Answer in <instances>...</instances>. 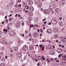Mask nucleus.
Wrapping results in <instances>:
<instances>
[{
    "instance_id": "nucleus-1",
    "label": "nucleus",
    "mask_w": 66,
    "mask_h": 66,
    "mask_svg": "<svg viewBox=\"0 0 66 66\" xmlns=\"http://www.w3.org/2000/svg\"><path fill=\"white\" fill-rule=\"evenodd\" d=\"M51 23L55 25L57 23V21L56 19L55 18L53 19L52 20Z\"/></svg>"
},
{
    "instance_id": "nucleus-2",
    "label": "nucleus",
    "mask_w": 66,
    "mask_h": 66,
    "mask_svg": "<svg viewBox=\"0 0 66 66\" xmlns=\"http://www.w3.org/2000/svg\"><path fill=\"white\" fill-rule=\"evenodd\" d=\"M32 35L34 37H37L38 36H39V33L37 32H34L33 33Z\"/></svg>"
},
{
    "instance_id": "nucleus-3",
    "label": "nucleus",
    "mask_w": 66,
    "mask_h": 66,
    "mask_svg": "<svg viewBox=\"0 0 66 66\" xmlns=\"http://www.w3.org/2000/svg\"><path fill=\"white\" fill-rule=\"evenodd\" d=\"M43 12L45 14H49V10H43Z\"/></svg>"
},
{
    "instance_id": "nucleus-4",
    "label": "nucleus",
    "mask_w": 66,
    "mask_h": 66,
    "mask_svg": "<svg viewBox=\"0 0 66 66\" xmlns=\"http://www.w3.org/2000/svg\"><path fill=\"white\" fill-rule=\"evenodd\" d=\"M9 34L11 36H14L16 35V34L14 31H11L9 33Z\"/></svg>"
},
{
    "instance_id": "nucleus-5",
    "label": "nucleus",
    "mask_w": 66,
    "mask_h": 66,
    "mask_svg": "<svg viewBox=\"0 0 66 66\" xmlns=\"http://www.w3.org/2000/svg\"><path fill=\"white\" fill-rule=\"evenodd\" d=\"M16 55L18 57H19V58L21 57V56H22V54H21V53L20 52H18L17 53Z\"/></svg>"
},
{
    "instance_id": "nucleus-6",
    "label": "nucleus",
    "mask_w": 66,
    "mask_h": 66,
    "mask_svg": "<svg viewBox=\"0 0 66 66\" xmlns=\"http://www.w3.org/2000/svg\"><path fill=\"white\" fill-rule=\"evenodd\" d=\"M23 49L24 51H26L28 49V46H27L25 45L23 47Z\"/></svg>"
},
{
    "instance_id": "nucleus-7",
    "label": "nucleus",
    "mask_w": 66,
    "mask_h": 66,
    "mask_svg": "<svg viewBox=\"0 0 66 66\" xmlns=\"http://www.w3.org/2000/svg\"><path fill=\"white\" fill-rule=\"evenodd\" d=\"M62 51V49L61 48H59L57 50V52L58 53H61Z\"/></svg>"
},
{
    "instance_id": "nucleus-8",
    "label": "nucleus",
    "mask_w": 66,
    "mask_h": 66,
    "mask_svg": "<svg viewBox=\"0 0 66 66\" xmlns=\"http://www.w3.org/2000/svg\"><path fill=\"white\" fill-rule=\"evenodd\" d=\"M30 12H32L34 11V8L33 7H30Z\"/></svg>"
},
{
    "instance_id": "nucleus-9",
    "label": "nucleus",
    "mask_w": 66,
    "mask_h": 66,
    "mask_svg": "<svg viewBox=\"0 0 66 66\" xmlns=\"http://www.w3.org/2000/svg\"><path fill=\"white\" fill-rule=\"evenodd\" d=\"M13 49H14L15 51H16V52L18 51V48L17 47H14Z\"/></svg>"
},
{
    "instance_id": "nucleus-10",
    "label": "nucleus",
    "mask_w": 66,
    "mask_h": 66,
    "mask_svg": "<svg viewBox=\"0 0 66 66\" xmlns=\"http://www.w3.org/2000/svg\"><path fill=\"white\" fill-rule=\"evenodd\" d=\"M40 0H35V2L36 3L38 4Z\"/></svg>"
},
{
    "instance_id": "nucleus-11",
    "label": "nucleus",
    "mask_w": 66,
    "mask_h": 66,
    "mask_svg": "<svg viewBox=\"0 0 66 66\" xmlns=\"http://www.w3.org/2000/svg\"><path fill=\"white\" fill-rule=\"evenodd\" d=\"M51 29H48L47 30V32L48 33H51Z\"/></svg>"
},
{
    "instance_id": "nucleus-12",
    "label": "nucleus",
    "mask_w": 66,
    "mask_h": 66,
    "mask_svg": "<svg viewBox=\"0 0 66 66\" xmlns=\"http://www.w3.org/2000/svg\"><path fill=\"white\" fill-rule=\"evenodd\" d=\"M62 60H63L64 61H66V56H64Z\"/></svg>"
},
{
    "instance_id": "nucleus-13",
    "label": "nucleus",
    "mask_w": 66,
    "mask_h": 66,
    "mask_svg": "<svg viewBox=\"0 0 66 66\" xmlns=\"http://www.w3.org/2000/svg\"><path fill=\"white\" fill-rule=\"evenodd\" d=\"M46 61L47 63H50V58H47L46 59Z\"/></svg>"
},
{
    "instance_id": "nucleus-14",
    "label": "nucleus",
    "mask_w": 66,
    "mask_h": 66,
    "mask_svg": "<svg viewBox=\"0 0 66 66\" xmlns=\"http://www.w3.org/2000/svg\"><path fill=\"white\" fill-rule=\"evenodd\" d=\"M51 6H52V9H54L55 7V4H54L52 5H51Z\"/></svg>"
},
{
    "instance_id": "nucleus-15",
    "label": "nucleus",
    "mask_w": 66,
    "mask_h": 66,
    "mask_svg": "<svg viewBox=\"0 0 66 66\" xmlns=\"http://www.w3.org/2000/svg\"><path fill=\"white\" fill-rule=\"evenodd\" d=\"M48 47H49V49H52L53 48V46L51 45H48Z\"/></svg>"
},
{
    "instance_id": "nucleus-16",
    "label": "nucleus",
    "mask_w": 66,
    "mask_h": 66,
    "mask_svg": "<svg viewBox=\"0 0 66 66\" xmlns=\"http://www.w3.org/2000/svg\"><path fill=\"white\" fill-rule=\"evenodd\" d=\"M38 6L39 7H41L42 6V3H38Z\"/></svg>"
},
{
    "instance_id": "nucleus-17",
    "label": "nucleus",
    "mask_w": 66,
    "mask_h": 66,
    "mask_svg": "<svg viewBox=\"0 0 66 66\" xmlns=\"http://www.w3.org/2000/svg\"><path fill=\"white\" fill-rule=\"evenodd\" d=\"M13 43L12 41H10L9 42H8L7 44H9V45H11V44H12Z\"/></svg>"
},
{
    "instance_id": "nucleus-18",
    "label": "nucleus",
    "mask_w": 66,
    "mask_h": 66,
    "mask_svg": "<svg viewBox=\"0 0 66 66\" xmlns=\"http://www.w3.org/2000/svg\"><path fill=\"white\" fill-rule=\"evenodd\" d=\"M50 54L51 55H53V54H54V53H53V51H50Z\"/></svg>"
},
{
    "instance_id": "nucleus-19",
    "label": "nucleus",
    "mask_w": 66,
    "mask_h": 66,
    "mask_svg": "<svg viewBox=\"0 0 66 66\" xmlns=\"http://www.w3.org/2000/svg\"><path fill=\"white\" fill-rule=\"evenodd\" d=\"M62 3V4H61V6H64V5H65V2H61Z\"/></svg>"
},
{
    "instance_id": "nucleus-20",
    "label": "nucleus",
    "mask_w": 66,
    "mask_h": 66,
    "mask_svg": "<svg viewBox=\"0 0 66 66\" xmlns=\"http://www.w3.org/2000/svg\"><path fill=\"white\" fill-rule=\"evenodd\" d=\"M5 40H3L1 41V43L2 44H5Z\"/></svg>"
},
{
    "instance_id": "nucleus-21",
    "label": "nucleus",
    "mask_w": 66,
    "mask_h": 66,
    "mask_svg": "<svg viewBox=\"0 0 66 66\" xmlns=\"http://www.w3.org/2000/svg\"><path fill=\"white\" fill-rule=\"evenodd\" d=\"M37 59L38 61H39L41 60V57L40 56H39L38 57Z\"/></svg>"
},
{
    "instance_id": "nucleus-22",
    "label": "nucleus",
    "mask_w": 66,
    "mask_h": 66,
    "mask_svg": "<svg viewBox=\"0 0 66 66\" xmlns=\"http://www.w3.org/2000/svg\"><path fill=\"white\" fill-rule=\"evenodd\" d=\"M13 56L14 55L12 54L11 53H10V57H13Z\"/></svg>"
},
{
    "instance_id": "nucleus-23",
    "label": "nucleus",
    "mask_w": 66,
    "mask_h": 66,
    "mask_svg": "<svg viewBox=\"0 0 66 66\" xmlns=\"http://www.w3.org/2000/svg\"><path fill=\"white\" fill-rule=\"evenodd\" d=\"M29 3L30 5H32L33 4V2L32 1H29Z\"/></svg>"
},
{
    "instance_id": "nucleus-24",
    "label": "nucleus",
    "mask_w": 66,
    "mask_h": 66,
    "mask_svg": "<svg viewBox=\"0 0 66 66\" xmlns=\"http://www.w3.org/2000/svg\"><path fill=\"white\" fill-rule=\"evenodd\" d=\"M0 66H5V64L2 63L0 64Z\"/></svg>"
},
{
    "instance_id": "nucleus-25",
    "label": "nucleus",
    "mask_w": 66,
    "mask_h": 66,
    "mask_svg": "<svg viewBox=\"0 0 66 66\" xmlns=\"http://www.w3.org/2000/svg\"><path fill=\"white\" fill-rule=\"evenodd\" d=\"M57 38H58V36L56 35H55L54 36L55 39H56Z\"/></svg>"
},
{
    "instance_id": "nucleus-26",
    "label": "nucleus",
    "mask_w": 66,
    "mask_h": 66,
    "mask_svg": "<svg viewBox=\"0 0 66 66\" xmlns=\"http://www.w3.org/2000/svg\"><path fill=\"white\" fill-rule=\"evenodd\" d=\"M61 42H63V43H65L66 42V40H64L62 39L61 40Z\"/></svg>"
},
{
    "instance_id": "nucleus-27",
    "label": "nucleus",
    "mask_w": 66,
    "mask_h": 66,
    "mask_svg": "<svg viewBox=\"0 0 66 66\" xmlns=\"http://www.w3.org/2000/svg\"><path fill=\"white\" fill-rule=\"evenodd\" d=\"M42 60L43 61V60H45V58L44 57V56H43L42 57Z\"/></svg>"
},
{
    "instance_id": "nucleus-28",
    "label": "nucleus",
    "mask_w": 66,
    "mask_h": 66,
    "mask_svg": "<svg viewBox=\"0 0 66 66\" xmlns=\"http://www.w3.org/2000/svg\"><path fill=\"white\" fill-rule=\"evenodd\" d=\"M56 11L57 12H58L59 11V9L57 8L56 9Z\"/></svg>"
},
{
    "instance_id": "nucleus-29",
    "label": "nucleus",
    "mask_w": 66,
    "mask_h": 66,
    "mask_svg": "<svg viewBox=\"0 0 66 66\" xmlns=\"http://www.w3.org/2000/svg\"><path fill=\"white\" fill-rule=\"evenodd\" d=\"M30 28H33L34 27V25L32 24L30 25Z\"/></svg>"
},
{
    "instance_id": "nucleus-30",
    "label": "nucleus",
    "mask_w": 66,
    "mask_h": 66,
    "mask_svg": "<svg viewBox=\"0 0 66 66\" xmlns=\"http://www.w3.org/2000/svg\"><path fill=\"white\" fill-rule=\"evenodd\" d=\"M12 18H10V19H9V21H12Z\"/></svg>"
},
{
    "instance_id": "nucleus-31",
    "label": "nucleus",
    "mask_w": 66,
    "mask_h": 66,
    "mask_svg": "<svg viewBox=\"0 0 66 66\" xmlns=\"http://www.w3.org/2000/svg\"><path fill=\"white\" fill-rule=\"evenodd\" d=\"M45 48V47L44 46H43L42 48V51H44V49Z\"/></svg>"
},
{
    "instance_id": "nucleus-32",
    "label": "nucleus",
    "mask_w": 66,
    "mask_h": 66,
    "mask_svg": "<svg viewBox=\"0 0 66 66\" xmlns=\"http://www.w3.org/2000/svg\"><path fill=\"white\" fill-rule=\"evenodd\" d=\"M61 39H65V40L66 39V38H65L64 37H61Z\"/></svg>"
},
{
    "instance_id": "nucleus-33",
    "label": "nucleus",
    "mask_w": 66,
    "mask_h": 66,
    "mask_svg": "<svg viewBox=\"0 0 66 66\" xmlns=\"http://www.w3.org/2000/svg\"><path fill=\"white\" fill-rule=\"evenodd\" d=\"M33 13H29V14L30 15V16H32L33 15Z\"/></svg>"
},
{
    "instance_id": "nucleus-34",
    "label": "nucleus",
    "mask_w": 66,
    "mask_h": 66,
    "mask_svg": "<svg viewBox=\"0 0 66 66\" xmlns=\"http://www.w3.org/2000/svg\"><path fill=\"white\" fill-rule=\"evenodd\" d=\"M34 47L33 46H31V50H34Z\"/></svg>"
},
{
    "instance_id": "nucleus-35",
    "label": "nucleus",
    "mask_w": 66,
    "mask_h": 66,
    "mask_svg": "<svg viewBox=\"0 0 66 66\" xmlns=\"http://www.w3.org/2000/svg\"><path fill=\"white\" fill-rule=\"evenodd\" d=\"M62 64L63 65H65V62H63L62 63Z\"/></svg>"
},
{
    "instance_id": "nucleus-36",
    "label": "nucleus",
    "mask_w": 66,
    "mask_h": 66,
    "mask_svg": "<svg viewBox=\"0 0 66 66\" xmlns=\"http://www.w3.org/2000/svg\"><path fill=\"white\" fill-rule=\"evenodd\" d=\"M27 54L28 55H29V56H30L31 55V54H30V53H28V52H27Z\"/></svg>"
},
{
    "instance_id": "nucleus-37",
    "label": "nucleus",
    "mask_w": 66,
    "mask_h": 66,
    "mask_svg": "<svg viewBox=\"0 0 66 66\" xmlns=\"http://www.w3.org/2000/svg\"><path fill=\"white\" fill-rule=\"evenodd\" d=\"M50 62L51 61H53V58H50Z\"/></svg>"
},
{
    "instance_id": "nucleus-38",
    "label": "nucleus",
    "mask_w": 66,
    "mask_h": 66,
    "mask_svg": "<svg viewBox=\"0 0 66 66\" xmlns=\"http://www.w3.org/2000/svg\"><path fill=\"white\" fill-rule=\"evenodd\" d=\"M61 55H62V54H61L60 55H59L58 57H60Z\"/></svg>"
},
{
    "instance_id": "nucleus-39",
    "label": "nucleus",
    "mask_w": 66,
    "mask_h": 66,
    "mask_svg": "<svg viewBox=\"0 0 66 66\" xmlns=\"http://www.w3.org/2000/svg\"><path fill=\"white\" fill-rule=\"evenodd\" d=\"M2 61H3V62H4L5 61V59L4 58H3L2 59Z\"/></svg>"
},
{
    "instance_id": "nucleus-40",
    "label": "nucleus",
    "mask_w": 66,
    "mask_h": 66,
    "mask_svg": "<svg viewBox=\"0 0 66 66\" xmlns=\"http://www.w3.org/2000/svg\"><path fill=\"white\" fill-rule=\"evenodd\" d=\"M32 34H29V35H28V36H29V37H31V35Z\"/></svg>"
},
{
    "instance_id": "nucleus-41",
    "label": "nucleus",
    "mask_w": 66,
    "mask_h": 66,
    "mask_svg": "<svg viewBox=\"0 0 66 66\" xmlns=\"http://www.w3.org/2000/svg\"><path fill=\"white\" fill-rule=\"evenodd\" d=\"M53 65H54V66H56V63H54L53 64Z\"/></svg>"
},
{
    "instance_id": "nucleus-42",
    "label": "nucleus",
    "mask_w": 66,
    "mask_h": 66,
    "mask_svg": "<svg viewBox=\"0 0 66 66\" xmlns=\"http://www.w3.org/2000/svg\"><path fill=\"white\" fill-rule=\"evenodd\" d=\"M2 32L1 30H0V35H1L2 34Z\"/></svg>"
},
{
    "instance_id": "nucleus-43",
    "label": "nucleus",
    "mask_w": 66,
    "mask_h": 66,
    "mask_svg": "<svg viewBox=\"0 0 66 66\" xmlns=\"http://www.w3.org/2000/svg\"><path fill=\"white\" fill-rule=\"evenodd\" d=\"M46 49H49V45H48L46 47Z\"/></svg>"
},
{
    "instance_id": "nucleus-44",
    "label": "nucleus",
    "mask_w": 66,
    "mask_h": 66,
    "mask_svg": "<svg viewBox=\"0 0 66 66\" xmlns=\"http://www.w3.org/2000/svg\"><path fill=\"white\" fill-rule=\"evenodd\" d=\"M65 0H61V1L63 2H65Z\"/></svg>"
},
{
    "instance_id": "nucleus-45",
    "label": "nucleus",
    "mask_w": 66,
    "mask_h": 66,
    "mask_svg": "<svg viewBox=\"0 0 66 66\" xmlns=\"http://www.w3.org/2000/svg\"><path fill=\"white\" fill-rule=\"evenodd\" d=\"M28 10H26L25 11V12L26 13H28Z\"/></svg>"
},
{
    "instance_id": "nucleus-46",
    "label": "nucleus",
    "mask_w": 66,
    "mask_h": 66,
    "mask_svg": "<svg viewBox=\"0 0 66 66\" xmlns=\"http://www.w3.org/2000/svg\"><path fill=\"white\" fill-rule=\"evenodd\" d=\"M43 29H41L40 32H43Z\"/></svg>"
},
{
    "instance_id": "nucleus-47",
    "label": "nucleus",
    "mask_w": 66,
    "mask_h": 66,
    "mask_svg": "<svg viewBox=\"0 0 66 66\" xmlns=\"http://www.w3.org/2000/svg\"><path fill=\"white\" fill-rule=\"evenodd\" d=\"M18 2L19 3H20V2H21V0H19L18 1Z\"/></svg>"
},
{
    "instance_id": "nucleus-48",
    "label": "nucleus",
    "mask_w": 66,
    "mask_h": 66,
    "mask_svg": "<svg viewBox=\"0 0 66 66\" xmlns=\"http://www.w3.org/2000/svg\"><path fill=\"white\" fill-rule=\"evenodd\" d=\"M35 27H38V25L37 24H36L35 25Z\"/></svg>"
},
{
    "instance_id": "nucleus-49",
    "label": "nucleus",
    "mask_w": 66,
    "mask_h": 66,
    "mask_svg": "<svg viewBox=\"0 0 66 66\" xmlns=\"http://www.w3.org/2000/svg\"><path fill=\"white\" fill-rule=\"evenodd\" d=\"M38 59H35V61H36V62H38V60H37Z\"/></svg>"
},
{
    "instance_id": "nucleus-50",
    "label": "nucleus",
    "mask_w": 66,
    "mask_h": 66,
    "mask_svg": "<svg viewBox=\"0 0 66 66\" xmlns=\"http://www.w3.org/2000/svg\"><path fill=\"white\" fill-rule=\"evenodd\" d=\"M22 37H24V34H22Z\"/></svg>"
},
{
    "instance_id": "nucleus-51",
    "label": "nucleus",
    "mask_w": 66,
    "mask_h": 66,
    "mask_svg": "<svg viewBox=\"0 0 66 66\" xmlns=\"http://www.w3.org/2000/svg\"><path fill=\"white\" fill-rule=\"evenodd\" d=\"M18 16L19 17H20V15L18 14Z\"/></svg>"
},
{
    "instance_id": "nucleus-52",
    "label": "nucleus",
    "mask_w": 66,
    "mask_h": 66,
    "mask_svg": "<svg viewBox=\"0 0 66 66\" xmlns=\"http://www.w3.org/2000/svg\"><path fill=\"white\" fill-rule=\"evenodd\" d=\"M29 6H28L26 9H27V10H28V9H29Z\"/></svg>"
},
{
    "instance_id": "nucleus-53",
    "label": "nucleus",
    "mask_w": 66,
    "mask_h": 66,
    "mask_svg": "<svg viewBox=\"0 0 66 66\" xmlns=\"http://www.w3.org/2000/svg\"><path fill=\"white\" fill-rule=\"evenodd\" d=\"M48 25H51V22H50L48 24Z\"/></svg>"
},
{
    "instance_id": "nucleus-54",
    "label": "nucleus",
    "mask_w": 66,
    "mask_h": 66,
    "mask_svg": "<svg viewBox=\"0 0 66 66\" xmlns=\"http://www.w3.org/2000/svg\"><path fill=\"white\" fill-rule=\"evenodd\" d=\"M10 52H13V51L12 50H10Z\"/></svg>"
},
{
    "instance_id": "nucleus-55",
    "label": "nucleus",
    "mask_w": 66,
    "mask_h": 66,
    "mask_svg": "<svg viewBox=\"0 0 66 66\" xmlns=\"http://www.w3.org/2000/svg\"><path fill=\"white\" fill-rule=\"evenodd\" d=\"M18 6L19 7H21V4H19V5Z\"/></svg>"
},
{
    "instance_id": "nucleus-56",
    "label": "nucleus",
    "mask_w": 66,
    "mask_h": 66,
    "mask_svg": "<svg viewBox=\"0 0 66 66\" xmlns=\"http://www.w3.org/2000/svg\"><path fill=\"white\" fill-rule=\"evenodd\" d=\"M19 25H18V24L16 25V27H19Z\"/></svg>"
},
{
    "instance_id": "nucleus-57",
    "label": "nucleus",
    "mask_w": 66,
    "mask_h": 66,
    "mask_svg": "<svg viewBox=\"0 0 66 66\" xmlns=\"http://www.w3.org/2000/svg\"><path fill=\"white\" fill-rule=\"evenodd\" d=\"M46 20V19H44L43 20V21H45V20Z\"/></svg>"
},
{
    "instance_id": "nucleus-58",
    "label": "nucleus",
    "mask_w": 66,
    "mask_h": 66,
    "mask_svg": "<svg viewBox=\"0 0 66 66\" xmlns=\"http://www.w3.org/2000/svg\"><path fill=\"white\" fill-rule=\"evenodd\" d=\"M4 31H5V32H6L7 31V30H6L5 29L3 30Z\"/></svg>"
},
{
    "instance_id": "nucleus-59",
    "label": "nucleus",
    "mask_w": 66,
    "mask_h": 66,
    "mask_svg": "<svg viewBox=\"0 0 66 66\" xmlns=\"http://www.w3.org/2000/svg\"><path fill=\"white\" fill-rule=\"evenodd\" d=\"M7 18V15H6L5 17V18L6 19Z\"/></svg>"
},
{
    "instance_id": "nucleus-60",
    "label": "nucleus",
    "mask_w": 66,
    "mask_h": 66,
    "mask_svg": "<svg viewBox=\"0 0 66 66\" xmlns=\"http://www.w3.org/2000/svg\"><path fill=\"white\" fill-rule=\"evenodd\" d=\"M56 43H57V42H59V40H56Z\"/></svg>"
},
{
    "instance_id": "nucleus-61",
    "label": "nucleus",
    "mask_w": 66,
    "mask_h": 66,
    "mask_svg": "<svg viewBox=\"0 0 66 66\" xmlns=\"http://www.w3.org/2000/svg\"><path fill=\"white\" fill-rule=\"evenodd\" d=\"M59 47H61V46H62V44H60L59 45Z\"/></svg>"
},
{
    "instance_id": "nucleus-62",
    "label": "nucleus",
    "mask_w": 66,
    "mask_h": 66,
    "mask_svg": "<svg viewBox=\"0 0 66 66\" xmlns=\"http://www.w3.org/2000/svg\"><path fill=\"white\" fill-rule=\"evenodd\" d=\"M64 47H65V46L63 45L62 46V47L64 48Z\"/></svg>"
},
{
    "instance_id": "nucleus-63",
    "label": "nucleus",
    "mask_w": 66,
    "mask_h": 66,
    "mask_svg": "<svg viewBox=\"0 0 66 66\" xmlns=\"http://www.w3.org/2000/svg\"><path fill=\"white\" fill-rule=\"evenodd\" d=\"M31 40H31V38H29V41H31Z\"/></svg>"
},
{
    "instance_id": "nucleus-64",
    "label": "nucleus",
    "mask_w": 66,
    "mask_h": 66,
    "mask_svg": "<svg viewBox=\"0 0 66 66\" xmlns=\"http://www.w3.org/2000/svg\"><path fill=\"white\" fill-rule=\"evenodd\" d=\"M44 23H45V24H46L47 23V22L45 21V22H44Z\"/></svg>"
}]
</instances>
